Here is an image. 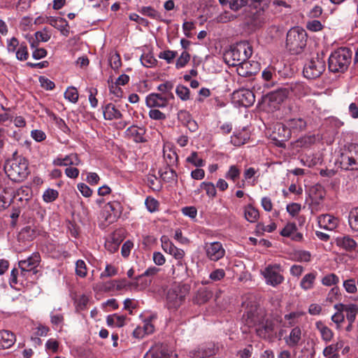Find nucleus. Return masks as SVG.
<instances>
[{
    "mask_svg": "<svg viewBox=\"0 0 358 358\" xmlns=\"http://www.w3.org/2000/svg\"><path fill=\"white\" fill-rule=\"evenodd\" d=\"M341 164L345 169H358V145L351 143L347 146L341 155Z\"/></svg>",
    "mask_w": 358,
    "mask_h": 358,
    "instance_id": "9",
    "label": "nucleus"
},
{
    "mask_svg": "<svg viewBox=\"0 0 358 358\" xmlns=\"http://www.w3.org/2000/svg\"><path fill=\"white\" fill-rule=\"evenodd\" d=\"M176 94L182 101H185L190 99V91L186 86L178 85L176 88Z\"/></svg>",
    "mask_w": 358,
    "mask_h": 358,
    "instance_id": "52",
    "label": "nucleus"
},
{
    "mask_svg": "<svg viewBox=\"0 0 358 358\" xmlns=\"http://www.w3.org/2000/svg\"><path fill=\"white\" fill-rule=\"evenodd\" d=\"M307 126L306 122L301 117L291 118L286 122V124L277 125L278 130L280 132L282 131L283 134L280 135L279 141H285L290 137V133H299L306 129Z\"/></svg>",
    "mask_w": 358,
    "mask_h": 358,
    "instance_id": "6",
    "label": "nucleus"
},
{
    "mask_svg": "<svg viewBox=\"0 0 358 358\" xmlns=\"http://www.w3.org/2000/svg\"><path fill=\"white\" fill-rule=\"evenodd\" d=\"M325 192L321 185H315L310 189V197L313 203H319L324 197Z\"/></svg>",
    "mask_w": 358,
    "mask_h": 358,
    "instance_id": "36",
    "label": "nucleus"
},
{
    "mask_svg": "<svg viewBox=\"0 0 358 358\" xmlns=\"http://www.w3.org/2000/svg\"><path fill=\"white\" fill-rule=\"evenodd\" d=\"M146 106L149 108H164L168 105L167 99L159 94H149L145 99Z\"/></svg>",
    "mask_w": 358,
    "mask_h": 358,
    "instance_id": "26",
    "label": "nucleus"
},
{
    "mask_svg": "<svg viewBox=\"0 0 358 358\" xmlns=\"http://www.w3.org/2000/svg\"><path fill=\"white\" fill-rule=\"evenodd\" d=\"M252 54V49L249 43L241 41L234 45L226 55L227 63L231 66L239 65L248 62Z\"/></svg>",
    "mask_w": 358,
    "mask_h": 358,
    "instance_id": "3",
    "label": "nucleus"
},
{
    "mask_svg": "<svg viewBox=\"0 0 358 358\" xmlns=\"http://www.w3.org/2000/svg\"><path fill=\"white\" fill-rule=\"evenodd\" d=\"M117 274V268L111 264H106L104 271L100 274L101 279L110 278Z\"/></svg>",
    "mask_w": 358,
    "mask_h": 358,
    "instance_id": "57",
    "label": "nucleus"
},
{
    "mask_svg": "<svg viewBox=\"0 0 358 358\" xmlns=\"http://www.w3.org/2000/svg\"><path fill=\"white\" fill-rule=\"evenodd\" d=\"M316 329L320 332L322 339L326 342H330L334 337L333 331L325 325L322 321L315 322Z\"/></svg>",
    "mask_w": 358,
    "mask_h": 358,
    "instance_id": "29",
    "label": "nucleus"
},
{
    "mask_svg": "<svg viewBox=\"0 0 358 358\" xmlns=\"http://www.w3.org/2000/svg\"><path fill=\"white\" fill-rule=\"evenodd\" d=\"M303 104L305 108L310 110L312 113H316L321 110L319 104L317 103L316 100L313 98L306 99Z\"/></svg>",
    "mask_w": 358,
    "mask_h": 358,
    "instance_id": "54",
    "label": "nucleus"
},
{
    "mask_svg": "<svg viewBox=\"0 0 358 358\" xmlns=\"http://www.w3.org/2000/svg\"><path fill=\"white\" fill-rule=\"evenodd\" d=\"M108 60L111 68L114 70H117L122 65L120 56L117 52H111Z\"/></svg>",
    "mask_w": 358,
    "mask_h": 358,
    "instance_id": "61",
    "label": "nucleus"
},
{
    "mask_svg": "<svg viewBox=\"0 0 358 358\" xmlns=\"http://www.w3.org/2000/svg\"><path fill=\"white\" fill-rule=\"evenodd\" d=\"M352 52L347 48L334 51L329 57V69L332 72H344L351 62Z\"/></svg>",
    "mask_w": 358,
    "mask_h": 358,
    "instance_id": "1",
    "label": "nucleus"
},
{
    "mask_svg": "<svg viewBox=\"0 0 358 358\" xmlns=\"http://www.w3.org/2000/svg\"><path fill=\"white\" fill-rule=\"evenodd\" d=\"M280 235L284 237H289L294 241H301L303 239L301 233L297 231V227L294 223H287L281 230Z\"/></svg>",
    "mask_w": 358,
    "mask_h": 358,
    "instance_id": "25",
    "label": "nucleus"
},
{
    "mask_svg": "<svg viewBox=\"0 0 358 358\" xmlns=\"http://www.w3.org/2000/svg\"><path fill=\"white\" fill-rule=\"evenodd\" d=\"M200 187L205 190L206 194L211 198H213L217 194V191L215 185L210 182H203L200 185Z\"/></svg>",
    "mask_w": 358,
    "mask_h": 358,
    "instance_id": "59",
    "label": "nucleus"
},
{
    "mask_svg": "<svg viewBox=\"0 0 358 358\" xmlns=\"http://www.w3.org/2000/svg\"><path fill=\"white\" fill-rule=\"evenodd\" d=\"M187 269L185 259L177 261L176 264L172 266V275L174 278L182 277L186 275Z\"/></svg>",
    "mask_w": 358,
    "mask_h": 358,
    "instance_id": "39",
    "label": "nucleus"
},
{
    "mask_svg": "<svg viewBox=\"0 0 358 358\" xmlns=\"http://www.w3.org/2000/svg\"><path fill=\"white\" fill-rule=\"evenodd\" d=\"M316 277V272L306 273L300 282L301 288L305 291L312 289L314 287Z\"/></svg>",
    "mask_w": 358,
    "mask_h": 358,
    "instance_id": "32",
    "label": "nucleus"
},
{
    "mask_svg": "<svg viewBox=\"0 0 358 358\" xmlns=\"http://www.w3.org/2000/svg\"><path fill=\"white\" fill-rule=\"evenodd\" d=\"M177 56V52L170 50H166L160 52L158 55V57L162 59H164L167 64H171L176 57Z\"/></svg>",
    "mask_w": 358,
    "mask_h": 358,
    "instance_id": "60",
    "label": "nucleus"
},
{
    "mask_svg": "<svg viewBox=\"0 0 358 358\" xmlns=\"http://www.w3.org/2000/svg\"><path fill=\"white\" fill-rule=\"evenodd\" d=\"M236 15L230 13L229 11H224L214 18L213 21L216 23H227L236 19Z\"/></svg>",
    "mask_w": 358,
    "mask_h": 358,
    "instance_id": "53",
    "label": "nucleus"
},
{
    "mask_svg": "<svg viewBox=\"0 0 358 358\" xmlns=\"http://www.w3.org/2000/svg\"><path fill=\"white\" fill-rule=\"evenodd\" d=\"M41 262V256L38 252H34L27 259L19 262L18 265L21 270V275H25L26 272L34 270Z\"/></svg>",
    "mask_w": 358,
    "mask_h": 358,
    "instance_id": "14",
    "label": "nucleus"
},
{
    "mask_svg": "<svg viewBox=\"0 0 358 358\" xmlns=\"http://www.w3.org/2000/svg\"><path fill=\"white\" fill-rule=\"evenodd\" d=\"M103 116L106 120H112L122 117L120 111L112 103H108L103 109Z\"/></svg>",
    "mask_w": 358,
    "mask_h": 358,
    "instance_id": "34",
    "label": "nucleus"
},
{
    "mask_svg": "<svg viewBox=\"0 0 358 358\" xmlns=\"http://www.w3.org/2000/svg\"><path fill=\"white\" fill-rule=\"evenodd\" d=\"M49 24L60 31L61 34L65 36L69 34L68 29L69 24L67 21L62 17H52L49 20Z\"/></svg>",
    "mask_w": 358,
    "mask_h": 358,
    "instance_id": "28",
    "label": "nucleus"
},
{
    "mask_svg": "<svg viewBox=\"0 0 358 358\" xmlns=\"http://www.w3.org/2000/svg\"><path fill=\"white\" fill-rule=\"evenodd\" d=\"M5 170L11 180L21 182L29 174L28 162L21 157L15 158L8 162Z\"/></svg>",
    "mask_w": 358,
    "mask_h": 358,
    "instance_id": "4",
    "label": "nucleus"
},
{
    "mask_svg": "<svg viewBox=\"0 0 358 358\" xmlns=\"http://www.w3.org/2000/svg\"><path fill=\"white\" fill-rule=\"evenodd\" d=\"M75 272L76 275L81 278H84L87 276V267L84 260L78 259L76 261Z\"/></svg>",
    "mask_w": 358,
    "mask_h": 358,
    "instance_id": "48",
    "label": "nucleus"
},
{
    "mask_svg": "<svg viewBox=\"0 0 358 358\" xmlns=\"http://www.w3.org/2000/svg\"><path fill=\"white\" fill-rule=\"evenodd\" d=\"M78 97V90L74 87H69L64 92V98L73 103H77Z\"/></svg>",
    "mask_w": 358,
    "mask_h": 358,
    "instance_id": "51",
    "label": "nucleus"
},
{
    "mask_svg": "<svg viewBox=\"0 0 358 358\" xmlns=\"http://www.w3.org/2000/svg\"><path fill=\"white\" fill-rule=\"evenodd\" d=\"M178 119L192 132L198 129L197 123L192 118L191 114L185 110H181L178 112Z\"/></svg>",
    "mask_w": 358,
    "mask_h": 358,
    "instance_id": "27",
    "label": "nucleus"
},
{
    "mask_svg": "<svg viewBox=\"0 0 358 358\" xmlns=\"http://www.w3.org/2000/svg\"><path fill=\"white\" fill-rule=\"evenodd\" d=\"M147 358H176L177 355L164 344H156L146 353Z\"/></svg>",
    "mask_w": 358,
    "mask_h": 358,
    "instance_id": "13",
    "label": "nucleus"
},
{
    "mask_svg": "<svg viewBox=\"0 0 358 358\" xmlns=\"http://www.w3.org/2000/svg\"><path fill=\"white\" fill-rule=\"evenodd\" d=\"M40 233V230L35 226H27L21 229L17 236L19 242L26 245L33 241Z\"/></svg>",
    "mask_w": 358,
    "mask_h": 358,
    "instance_id": "21",
    "label": "nucleus"
},
{
    "mask_svg": "<svg viewBox=\"0 0 358 358\" xmlns=\"http://www.w3.org/2000/svg\"><path fill=\"white\" fill-rule=\"evenodd\" d=\"M141 64L147 67L151 68L157 64V59L155 58L151 52L144 53L141 57Z\"/></svg>",
    "mask_w": 358,
    "mask_h": 358,
    "instance_id": "47",
    "label": "nucleus"
},
{
    "mask_svg": "<svg viewBox=\"0 0 358 358\" xmlns=\"http://www.w3.org/2000/svg\"><path fill=\"white\" fill-rule=\"evenodd\" d=\"M127 136L132 138L136 142H143L144 141V129L137 126H131L126 131Z\"/></svg>",
    "mask_w": 358,
    "mask_h": 358,
    "instance_id": "33",
    "label": "nucleus"
},
{
    "mask_svg": "<svg viewBox=\"0 0 358 358\" xmlns=\"http://www.w3.org/2000/svg\"><path fill=\"white\" fill-rule=\"evenodd\" d=\"M241 169L238 166L231 165L225 173L224 178L233 182H236L241 177Z\"/></svg>",
    "mask_w": 358,
    "mask_h": 358,
    "instance_id": "38",
    "label": "nucleus"
},
{
    "mask_svg": "<svg viewBox=\"0 0 358 358\" xmlns=\"http://www.w3.org/2000/svg\"><path fill=\"white\" fill-rule=\"evenodd\" d=\"M212 297V292L206 288H200L193 296V302L201 305L206 303Z\"/></svg>",
    "mask_w": 358,
    "mask_h": 358,
    "instance_id": "31",
    "label": "nucleus"
},
{
    "mask_svg": "<svg viewBox=\"0 0 358 358\" xmlns=\"http://www.w3.org/2000/svg\"><path fill=\"white\" fill-rule=\"evenodd\" d=\"M267 285L276 287L284 281L281 266L278 264H268L260 271Z\"/></svg>",
    "mask_w": 358,
    "mask_h": 358,
    "instance_id": "8",
    "label": "nucleus"
},
{
    "mask_svg": "<svg viewBox=\"0 0 358 358\" xmlns=\"http://www.w3.org/2000/svg\"><path fill=\"white\" fill-rule=\"evenodd\" d=\"M189 291L187 285H174L168 291L166 295L167 306L170 309L178 308L185 301Z\"/></svg>",
    "mask_w": 358,
    "mask_h": 358,
    "instance_id": "5",
    "label": "nucleus"
},
{
    "mask_svg": "<svg viewBox=\"0 0 358 358\" xmlns=\"http://www.w3.org/2000/svg\"><path fill=\"white\" fill-rule=\"evenodd\" d=\"M301 162L308 167H313L322 163V159L318 155H305L301 157Z\"/></svg>",
    "mask_w": 358,
    "mask_h": 358,
    "instance_id": "37",
    "label": "nucleus"
},
{
    "mask_svg": "<svg viewBox=\"0 0 358 358\" xmlns=\"http://www.w3.org/2000/svg\"><path fill=\"white\" fill-rule=\"evenodd\" d=\"M125 320L126 316L113 314L107 317L106 322L108 326L121 327L124 325Z\"/></svg>",
    "mask_w": 358,
    "mask_h": 358,
    "instance_id": "43",
    "label": "nucleus"
},
{
    "mask_svg": "<svg viewBox=\"0 0 358 358\" xmlns=\"http://www.w3.org/2000/svg\"><path fill=\"white\" fill-rule=\"evenodd\" d=\"M321 282L324 286L336 285L339 282V278L335 273H329L322 278Z\"/></svg>",
    "mask_w": 358,
    "mask_h": 358,
    "instance_id": "58",
    "label": "nucleus"
},
{
    "mask_svg": "<svg viewBox=\"0 0 358 358\" xmlns=\"http://www.w3.org/2000/svg\"><path fill=\"white\" fill-rule=\"evenodd\" d=\"M204 249L207 257L211 261L217 262L225 255V250L220 242L206 243Z\"/></svg>",
    "mask_w": 358,
    "mask_h": 358,
    "instance_id": "12",
    "label": "nucleus"
},
{
    "mask_svg": "<svg viewBox=\"0 0 358 358\" xmlns=\"http://www.w3.org/2000/svg\"><path fill=\"white\" fill-rule=\"evenodd\" d=\"M343 286L349 294H355L357 292V287L355 279L350 278L343 281Z\"/></svg>",
    "mask_w": 358,
    "mask_h": 358,
    "instance_id": "63",
    "label": "nucleus"
},
{
    "mask_svg": "<svg viewBox=\"0 0 358 358\" xmlns=\"http://www.w3.org/2000/svg\"><path fill=\"white\" fill-rule=\"evenodd\" d=\"M164 159L166 162V164L169 166V172L166 171L165 173H170L171 176L170 178L173 179L174 178H176V171L171 168L172 166L177 164L178 162V155L176 152L169 148V149H164Z\"/></svg>",
    "mask_w": 358,
    "mask_h": 358,
    "instance_id": "22",
    "label": "nucleus"
},
{
    "mask_svg": "<svg viewBox=\"0 0 358 358\" xmlns=\"http://www.w3.org/2000/svg\"><path fill=\"white\" fill-rule=\"evenodd\" d=\"M59 196V192L57 190L48 188L47 189L43 194V200L45 203H51L55 201Z\"/></svg>",
    "mask_w": 358,
    "mask_h": 358,
    "instance_id": "55",
    "label": "nucleus"
},
{
    "mask_svg": "<svg viewBox=\"0 0 358 358\" xmlns=\"http://www.w3.org/2000/svg\"><path fill=\"white\" fill-rule=\"evenodd\" d=\"M317 223L320 228L333 231L339 224V219L331 214H323L317 217Z\"/></svg>",
    "mask_w": 358,
    "mask_h": 358,
    "instance_id": "18",
    "label": "nucleus"
},
{
    "mask_svg": "<svg viewBox=\"0 0 358 358\" xmlns=\"http://www.w3.org/2000/svg\"><path fill=\"white\" fill-rule=\"evenodd\" d=\"M16 341V336L10 331L0 330V350L8 349L12 347Z\"/></svg>",
    "mask_w": 358,
    "mask_h": 358,
    "instance_id": "24",
    "label": "nucleus"
},
{
    "mask_svg": "<svg viewBox=\"0 0 358 358\" xmlns=\"http://www.w3.org/2000/svg\"><path fill=\"white\" fill-rule=\"evenodd\" d=\"M16 57L18 60L25 61L29 57V52L27 45L25 43H21L18 49L15 51Z\"/></svg>",
    "mask_w": 358,
    "mask_h": 358,
    "instance_id": "62",
    "label": "nucleus"
},
{
    "mask_svg": "<svg viewBox=\"0 0 358 358\" xmlns=\"http://www.w3.org/2000/svg\"><path fill=\"white\" fill-rule=\"evenodd\" d=\"M259 216L258 210L252 205H248L244 208V217L247 221L254 223L257 221Z\"/></svg>",
    "mask_w": 358,
    "mask_h": 358,
    "instance_id": "40",
    "label": "nucleus"
},
{
    "mask_svg": "<svg viewBox=\"0 0 358 358\" xmlns=\"http://www.w3.org/2000/svg\"><path fill=\"white\" fill-rule=\"evenodd\" d=\"M35 39L32 36H27L26 38L30 43L31 48H35L38 45L39 42H47L51 38V34L46 28L41 31H38L34 34Z\"/></svg>",
    "mask_w": 358,
    "mask_h": 358,
    "instance_id": "23",
    "label": "nucleus"
},
{
    "mask_svg": "<svg viewBox=\"0 0 358 358\" xmlns=\"http://www.w3.org/2000/svg\"><path fill=\"white\" fill-rule=\"evenodd\" d=\"M15 196L20 201L27 202L31 199V189L28 187H21L16 190Z\"/></svg>",
    "mask_w": 358,
    "mask_h": 358,
    "instance_id": "45",
    "label": "nucleus"
},
{
    "mask_svg": "<svg viewBox=\"0 0 358 358\" xmlns=\"http://www.w3.org/2000/svg\"><path fill=\"white\" fill-rule=\"evenodd\" d=\"M334 309L336 312L331 316V320L337 325H340L345 320V316L343 315V303H338L334 306Z\"/></svg>",
    "mask_w": 358,
    "mask_h": 358,
    "instance_id": "42",
    "label": "nucleus"
},
{
    "mask_svg": "<svg viewBox=\"0 0 358 358\" xmlns=\"http://www.w3.org/2000/svg\"><path fill=\"white\" fill-rule=\"evenodd\" d=\"M348 222L354 231H358V208H352L349 214Z\"/></svg>",
    "mask_w": 358,
    "mask_h": 358,
    "instance_id": "46",
    "label": "nucleus"
},
{
    "mask_svg": "<svg viewBox=\"0 0 358 358\" xmlns=\"http://www.w3.org/2000/svg\"><path fill=\"white\" fill-rule=\"evenodd\" d=\"M305 313L302 311H294L285 315L284 318L288 322L289 326H294L299 322V319Z\"/></svg>",
    "mask_w": 358,
    "mask_h": 358,
    "instance_id": "49",
    "label": "nucleus"
},
{
    "mask_svg": "<svg viewBox=\"0 0 358 358\" xmlns=\"http://www.w3.org/2000/svg\"><path fill=\"white\" fill-rule=\"evenodd\" d=\"M343 312L346 313V319L348 323H354L358 314V305L355 303H343Z\"/></svg>",
    "mask_w": 358,
    "mask_h": 358,
    "instance_id": "35",
    "label": "nucleus"
},
{
    "mask_svg": "<svg viewBox=\"0 0 358 358\" xmlns=\"http://www.w3.org/2000/svg\"><path fill=\"white\" fill-rule=\"evenodd\" d=\"M246 6L251 8L256 9V13L252 17V24L255 27H262L265 22L266 19L264 16V9L261 6L263 0H245Z\"/></svg>",
    "mask_w": 358,
    "mask_h": 358,
    "instance_id": "11",
    "label": "nucleus"
},
{
    "mask_svg": "<svg viewBox=\"0 0 358 358\" xmlns=\"http://www.w3.org/2000/svg\"><path fill=\"white\" fill-rule=\"evenodd\" d=\"M242 306L244 308L243 317L245 318L246 322L248 324L254 322L258 310V303L255 296H248L243 301Z\"/></svg>",
    "mask_w": 358,
    "mask_h": 358,
    "instance_id": "10",
    "label": "nucleus"
},
{
    "mask_svg": "<svg viewBox=\"0 0 358 358\" xmlns=\"http://www.w3.org/2000/svg\"><path fill=\"white\" fill-rule=\"evenodd\" d=\"M190 55L188 52L184 50L182 52L179 57L176 59V68L177 69H180L184 67L189 63L190 61Z\"/></svg>",
    "mask_w": 358,
    "mask_h": 358,
    "instance_id": "50",
    "label": "nucleus"
},
{
    "mask_svg": "<svg viewBox=\"0 0 358 358\" xmlns=\"http://www.w3.org/2000/svg\"><path fill=\"white\" fill-rule=\"evenodd\" d=\"M303 334L299 326L294 327L289 331V335L284 338L285 342L289 348H295L302 343Z\"/></svg>",
    "mask_w": 358,
    "mask_h": 358,
    "instance_id": "16",
    "label": "nucleus"
},
{
    "mask_svg": "<svg viewBox=\"0 0 358 358\" xmlns=\"http://www.w3.org/2000/svg\"><path fill=\"white\" fill-rule=\"evenodd\" d=\"M249 65L248 62L241 63L239 65H236L237 66L236 71L238 74L242 77H248L252 76L253 73L248 69Z\"/></svg>",
    "mask_w": 358,
    "mask_h": 358,
    "instance_id": "64",
    "label": "nucleus"
},
{
    "mask_svg": "<svg viewBox=\"0 0 358 358\" xmlns=\"http://www.w3.org/2000/svg\"><path fill=\"white\" fill-rule=\"evenodd\" d=\"M258 169L254 167H248L244 169L243 179L241 183L238 182L236 187L243 188L247 183L249 185L255 186L258 182Z\"/></svg>",
    "mask_w": 358,
    "mask_h": 358,
    "instance_id": "19",
    "label": "nucleus"
},
{
    "mask_svg": "<svg viewBox=\"0 0 358 358\" xmlns=\"http://www.w3.org/2000/svg\"><path fill=\"white\" fill-rule=\"evenodd\" d=\"M289 92L285 88H280L275 91L271 92L266 96L269 104L273 108H278V106L287 99Z\"/></svg>",
    "mask_w": 358,
    "mask_h": 358,
    "instance_id": "17",
    "label": "nucleus"
},
{
    "mask_svg": "<svg viewBox=\"0 0 358 358\" xmlns=\"http://www.w3.org/2000/svg\"><path fill=\"white\" fill-rule=\"evenodd\" d=\"M306 31L299 27L290 29L287 34L286 48L292 54H299L306 45Z\"/></svg>",
    "mask_w": 358,
    "mask_h": 358,
    "instance_id": "2",
    "label": "nucleus"
},
{
    "mask_svg": "<svg viewBox=\"0 0 358 358\" xmlns=\"http://www.w3.org/2000/svg\"><path fill=\"white\" fill-rule=\"evenodd\" d=\"M336 242L338 247L347 251H352L357 247L356 241L350 236L338 237L336 240Z\"/></svg>",
    "mask_w": 358,
    "mask_h": 358,
    "instance_id": "30",
    "label": "nucleus"
},
{
    "mask_svg": "<svg viewBox=\"0 0 358 358\" xmlns=\"http://www.w3.org/2000/svg\"><path fill=\"white\" fill-rule=\"evenodd\" d=\"M107 210H110L114 217H119L123 210L122 204L117 201H110L106 205Z\"/></svg>",
    "mask_w": 358,
    "mask_h": 358,
    "instance_id": "44",
    "label": "nucleus"
},
{
    "mask_svg": "<svg viewBox=\"0 0 358 358\" xmlns=\"http://www.w3.org/2000/svg\"><path fill=\"white\" fill-rule=\"evenodd\" d=\"M186 162L196 167H202L204 166V161L200 158L196 152H192L186 159Z\"/></svg>",
    "mask_w": 358,
    "mask_h": 358,
    "instance_id": "56",
    "label": "nucleus"
},
{
    "mask_svg": "<svg viewBox=\"0 0 358 358\" xmlns=\"http://www.w3.org/2000/svg\"><path fill=\"white\" fill-rule=\"evenodd\" d=\"M234 99H236L241 106L249 107L252 106L255 96L252 91L247 89H241L234 93Z\"/></svg>",
    "mask_w": 358,
    "mask_h": 358,
    "instance_id": "15",
    "label": "nucleus"
},
{
    "mask_svg": "<svg viewBox=\"0 0 358 358\" xmlns=\"http://www.w3.org/2000/svg\"><path fill=\"white\" fill-rule=\"evenodd\" d=\"M326 68L325 61L323 57L317 55L305 65L303 75L308 79H315L320 77Z\"/></svg>",
    "mask_w": 358,
    "mask_h": 358,
    "instance_id": "7",
    "label": "nucleus"
},
{
    "mask_svg": "<svg viewBox=\"0 0 358 358\" xmlns=\"http://www.w3.org/2000/svg\"><path fill=\"white\" fill-rule=\"evenodd\" d=\"M273 324L272 322L266 320L265 323L260 324L257 329V335L265 338L268 334L273 331Z\"/></svg>",
    "mask_w": 358,
    "mask_h": 358,
    "instance_id": "41",
    "label": "nucleus"
},
{
    "mask_svg": "<svg viewBox=\"0 0 358 358\" xmlns=\"http://www.w3.org/2000/svg\"><path fill=\"white\" fill-rule=\"evenodd\" d=\"M52 164L57 166H79L81 160L76 153H71L64 157L59 156L53 159Z\"/></svg>",
    "mask_w": 358,
    "mask_h": 358,
    "instance_id": "20",
    "label": "nucleus"
}]
</instances>
